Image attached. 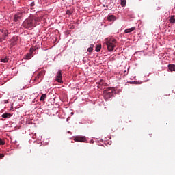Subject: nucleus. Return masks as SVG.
Segmentation results:
<instances>
[{"label":"nucleus","instance_id":"f257e3e1","mask_svg":"<svg viewBox=\"0 0 175 175\" xmlns=\"http://www.w3.org/2000/svg\"><path fill=\"white\" fill-rule=\"evenodd\" d=\"M39 21H40V18L30 16L24 21L22 25L23 28H32V27H36L39 24Z\"/></svg>","mask_w":175,"mask_h":175},{"label":"nucleus","instance_id":"f03ea898","mask_svg":"<svg viewBox=\"0 0 175 175\" xmlns=\"http://www.w3.org/2000/svg\"><path fill=\"white\" fill-rule=\"evenodd\" d=\"M117 44V40L114 38H110L109 40H107L106 45L107 47V50L109 51H113L114 48L116 47V44Z\"/></svg>","mask_w":175,"mask_h":175},{"label":"nucleus","instance_id":"7ed1b4c3","mask_svg":"<svg viewBox=\"0 0 175 175\" xmlns=\"http://www.w3.org/2000/svg\"><path fill=\"white\" fill-rule=\"evenodd\" d=\"M113 91H114V88H108L105 91V94L107 98H111L113 96Z\"/></svg>","mask_w":175,"mask_h":175},{"label":"nucleus","instance_id":"20e7f679","mask_svg":"<svg viewBox=\"0 0 175 175\" xmlns=\"http://www.w3.org/2000/svg\"><path fill=\"white\" fill-rule=\"evenodd\" d=\"M74 140L75 142H79L81 143H85L87 139H85V137H81V136H77L74 138Z\"/></svg>","mask_w":175,"mask_h":175},{"label":"nucleus","instance_id":"39448f33","mask_svg":"<svg viewBox=\"0 0 175 175\" xmlns=\"http://www.w3.org/2000/svg\"><path fill=\"white\" fill-rule=\"evenodd\" d=\"M22 17H23V13L16 14L14 16V21H15V23H18V21L21 20Z\"/></svg>","mask_w":175,"mask_h":175},{"label":"nucleus","instance_id":"423d86ee","mask_svg":"<svg viewBox=\"0 0 175 175\" xmlns=\"http://www.w3.org/2000/svg\"><path fill=\"white\" fill-rule=\"evenodd\" d=\"M56 81L58 83H61V81H62V73L61 72V70L57 72V75L56 76Z\"/></svg>","mask_w":175,"mask_h":175},{"label":"nucleus","instance_id":"0eeeda50","mask_svg":"<svg viewBox=\"0 0 175 175\" xmlns=\"http://www.w3.org/2000/svg\"><path fill=\"white\" fill-rule=\"evenodd\" d=\"M46 75V71L42 70L40 72L37 74V77L40 81L43 80V77Z\"/></svg>","mask_w":175,"mask_h":175},{"label":"nucleus","instance_id":"6e6552de","mask_svg":"<svg viewBox=\"0 0 175 175\" xmlns=\"http://www.w3.org/2000/svg\"><path fill=\"white\" fill-rule=\"evenodd\" d=\"M135 29H136L135 27H133L130 29H126V30H124V33H131V32H133Z\"/></svg>","mask_w":175,"mask_h":175},{"label":"nucleus","instance_id":"1a4fd4ad","mask_svg":"<svg viewBox=\"0 0 175 175\" xmlns=\"http://www.w3.org/2000/svg\"><path fill=\"white\" fill-rule=\"evenodd\" d=\"M168 69L170 72H175V65L174 64H169Z\"/></svg>","mask_w":175,"mask_h":175},{"label":"nucleus","instance_id":"9d476101","mask_svg":"<svg viewBox=\"0 0 175 175\" xmlns=\"http://www.w3.org/2000/svg\"><path fill=\"white\" fill-rule=\"evenodd\" d=\"M32 51L30 53H27L25 56V59H31L32 58Z\"/></svg>","mask_w":175,"mask_h":175},{"label":"nucleus","instance_id":"9b49d317","mask_svg":"<svg viewBox=\"0 0 175 175\" xmlns=\"http://www.w3.org/2000/svg\"><path fill=\"white\" fill-rule=\"evenodd\" d=\"M1 117L3 118H10V117H12V114L11 113H3Z\"/></svg>","mask_w":175,"mask_h":175},{"label":"nucleus","instance_id":"f8f14e48","mask_svg":"<svg viewBox=\"0 0 175 175\" xmlns=\"http://www.w3.org/2000/svg\"><path fill=\"white\" fill-rule=\"evenodd\" d=\"M169 21H170V23H171V24H175V16H174V15L171 16Z\"/></svg>","mask_w":175,"mask_h":175},{"label":"nucleus","instance_id":"ddd939ff","mask_svg":"<svg viewBox=\"0 0 175 175\" xmlns=\"http://www.w3.org/2000/svg\"><path fill=\"white\" fill-rule=\"evenodd\" d=\"M107 20H109V21H114V20H116V16H114V15H110L108 16Z\"/></svg>","mask_w":175,"mask_h":175},{"label":"nucleus","instance_id":"4468645a","mask_svg":"<svg viewBox=\"0 0 175 175\" xmlns=\"http://www.w3.org/2000/svg\"><path fill=\"white\" fill-rule=\"evenodd\" d=\"M9 61V58H8L7 57H3L1 59V62H4V63H6Z\"/></svg>","mask_w":175,"mask_h":175},{"label":"nucleus","instance_id":"2eb2a0df","mask_svg":"<svg viewBox=\"0 0 175 175\" xmlns=\"http://www.w3.org/2000/svg\"><path fill=\"white\" fill-rule=\"evenodd\" d=\"M121 6H122V8L126 6V0H121Z\"/></svg>","mask_w":175,"mask_h":175},{"label":"nucleus","instance_id":"dca6fc26","mask_svg":"<svg viewBox=\"0 0 175 175\" xmlns=\"http://www.w3.org/2000/svg\"><path fill=\"white\" fill-rule=\"evenodd\" d=\"M102 49V46L101 45H97L96 47V51L97 53H99V51H100V49Z\"/></svg>","mask_w":175,"mask_h":175},{"label":"nucleus","instance_id":"f3484780","mask_svg":"<svg viewBox=\"0 0 175 175\" xmlns=\"http://www.w3.org/2000/svg\"><path fill=\"white\" fill-rule=\"evenodd\" d=\"M46 94H44L41 96L40 100L42 102V101L46 99Z\"/></svg>","mask_w":175,"mask_h":175},{"label":"nucleus","instance_id":"a211bd4d","mask_svg":"<svg viewBox=\"0 0 175 175\" xmlns=\"http://www.w3.org/2000/svg\"><path fill=\"white\" fill-rule=\"evenodd\" d=\"M34 81H36L37 83H40V81H42L38 77V75H37L34 78Z\"/></svg>","mask_w":175,"mask_h":175},{"label":"nucleus","instance_id":"6ab92c4d","mask_svg":"<svg viewBox=\"0 0 175 175\" xmlns=\"http://www.w3.org/2000/svg\"><path fill=\"white\" fill-rule=\"evenodd\" d=\"M5 139H2L0 138V146L5 145Z\"/></svg>","mask_w":175,"mask_h":175},{"label":"nucleus","instance_id":"aec40b11","mask_svg":"<svg viewBox=\"0 0 175 175\" xmlns=\"http://www.w3.org/2000/svg\"><path fill=\"white\" fill-rule=\"evenodd\" d=\"M3 33H4V36L6 37V36H8L9 31L8 30H3Z\"/></svg>","mask_w":175,"mask_h":175},{"label":"nucleus","instance_id":"412c9836","mask_svg":"<svg viewBox=\"0 0 175 175\" xmlns=\"http://www.w3.org/2000/svg\"><path fill=\"white\" fill-rule=\"evenodd\" d=\"M93 50H94V48H92V46H90L88 49V53H92Z\"/></svg>","mask_w":175,"mask_h":175},{"label":"nucleus","instance_id":"4be33fe9","mask_svg":"<svg viewBox=\"0 0 175 175\" xmlns=\"http://www.w3.org/2000/svg\"><path fill=\"white\" fill-rule=\"evenodd\" d=\"M72 13H73V12L68 10L66 12V14H68V16H70V14H72Z\"/></svg>","mask_w":175,"mask_h":175},{"label":"nucleus","instance_id":"5701e85b","mask_svg":"<svg viewBox=\"0 0 175 175\" xmlns=\"http://www.w3.org/2000/svg\"><path fill=\"white\" fill-rule=\"evenodd\" d=\"M3 157H5V154H0V159H2V158H3Z\"/></svg>","mask_w":175,"mask_h":175},{"label":"nucleus","instance_id":"b1692460","mask_svg":"<svg viewBox=\"0 0 175 175\" xmlns=\"http://www.w3.org/2000/svg\"><path fill=\"white\" fill-rule=\"evenodd\" d=\"M33 6H35V3L33 2V3H31V7L32 8Z\"/></svg>","mask_w":175,"mask_h":175},{"label":"nucleus","instance_id":"393cba45","mask_svg":"<svg viewBox=\"0 0 175 175\" xmlns=\"http://www.w3.org/2000/svg\"><path fill=\"white\" fill-rule=\"evenodd\" d=\"M3 40H5V39H3V38H0V42H3Z\"/></svg>","mask_w":175,"mask_h":175},{"label":"nucleus","instance_id":"a878e982","mask_svg":"<svg viewBox=\"0 0 175 175\" xmlns=\"http://www.w3.org/2000/svg\"><path fill=\"white\" fill-rule=\"evenodd\" d=\"M90 47H92V49H94V44H92L90 45Z\"/></svg>","mask_w":175,"mask_h":175},{"label":"nucleus","instance_id":"bb28decb","mask_svg":"<svg viewBox=\"0 0 175 175\" xmlns=\"http://www.w3.org/2000/svg\"><path fill=\"white\" fill-rule=\"evenodd\" d=\"M8 103V100H5V101H4V103Z\"/></svg>","mask_w":175,"mask_h":175},{"label":"nucleus","instance_id":"cd10ccee","mask_svg":"<svg viewBox=\"0 0 175 175\" xmlns=\"http://www.w3.org/2000/svg\"><path fill=\"white\" fill-rule=\"evenodd\" d=\"M174 32H175V30H174Z\"/></svg>","mask_w":175,"mask_h":175}]
</instances>
